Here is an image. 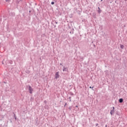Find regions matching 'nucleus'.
<instances>
[{
	"label": "nucleus",
	"mask_w": 127,
	"mask_h": 127,
	"mask_svg": "<svg viewBox=\"0 0 127 127\" xmlns=\"http://www.w3.org/2000/svg\"><path fill=\"white\" fill-rule=\"evenodd\" d=\"M55 77L56 79H58L59 77H60V75H59V72H57L55 74Z\"/></svg>",
	"instance_id": "f257e3e1"
},
{
	"label": "nucleus",
	"mask_w": 127,
	"mask_h": 127,
	"mask_svg": "<svg viewBox=\"0 0 127 127\" xmlns=\"http://www.w3.org/2000/svg\"><path fill=\"white\" fill-rule=\"evenodd\" d=\"M29 90L30 94H32V92H33V89L31 86L29 87Z\"/></svg>",
	"instance_id": "f03ea898"
},
{
	"label": "nucleus",
	"mask_w": 127,
	"mask_h": 127,
	"mask_svg": "<svg viewBox=\"0 0 127 127\" xmlns=\"http://www.w3.org/2000/svg\"><path fill=\"white\" fill-rule=\"evenodd\" d=\"M115 113V107H113V110H112L110 112L111 115H113Z\"/></svg>",
	"instance_id": "7ed1b4c3"
},
{
	"label": "nucleus",
	"mask_w": 127,
	"mask_h": 127,
	"mask_svg": "<svg viewBox=\"0 0 127 127\" xmlns=\"http://www.w3.org/2000/svg\"><path fill=\"white\" fill-rule=\"evenodd\" d=\"M124 102V99L121 98L119 99V103H123Z\"/></svg>",
	"instance_id": "20e7f679"
},
{
	"label": "nucleus",
	"mask_w": 127,
	"mask_h": 127,
	"mask_svg": "<svg viewBox=\"0 0 127 127\" xmlns=\"http://www.w3.org/2000/svg\"><path fill=\"white\" fill-rule=\"evenodd\" d=\"M120 47L121 49H124V48L125 47V46H124L123 45H120Z\"/></svg>",
	"instance_id": "39448f33"
},
{
	"label": "nucleus",
	"mask_w": 127,
	"mask_h": 127,
	"mask_svg": "<svg viewBox=\"0 0 127 127\" xmlns=\"http://www.w3.org/2000/svg\"><path fill=\"white\" fill-rule=\"evenodd\" d=\"M66 67H65L64 66L63 67V70L64 71H66Z\"/></svg>",
	"instance_id": "423d86ee"
},
{
	"label": "nucleus",
	"mask_w": 127,
	"mask_h": 127,
	"mask_svg": "<svg viewBox=\"0 0 127 127\" xmlns=\"http://www.w3.org/2000/svg\"><path fill=\"white\" fill-rule=\"evenodd\" d=\"M89 88H90V89H93V88H94V87H92L90 86Z\"/></svg>",
	"instance_id": "0eeeda50"
},
{
	"label": "nucleus",
	"mask_w": 127,
	"mask_h": 127,
	"mask_svg": "<svg viewBox=\"0 0 127 127\" xmlns=\"http://www.w3.org/2000/svg\"><path fill=\"white\" fill-rule=\"evenodd\" d=\"M51 4H54V2H51Z\"/></svg>",
	"instance_id": "6e6552de"
},
{
	"label": "nucleus",
	"mask_w": 127,
	"mask_h": 127,
	"mask_svg": "<svg viewBox=\"0 0 127 127\" xmlns=\"http://www.w3.org/2000/svg\"><path fill=\"white\" fill-rule=\"evenodd\" d=\"M6 1H8V2H9V0H6Z\"/></svg>",
	"instance_id": "1a4fd4ad"
},
{
	"label": "nucleus",
	"mask_w": 127,
	"mask_h": 127,
	"mask_svg": "<svg viewBox=\"0 0 127 127\" xmlns=\"http://www.w3.org/2000/svg\"><path fill=\"white\" fill-rule=\"evenodd\" d=\"M76 108H78V106H76Z\"/></svg>",
	"instance_id": "9d476101"
},
{
	"label": "nucleus",
	"mask_w": 127,
	"mask_h": 127,
	"mask_svg": "<svg viewBox=\"0 0 127 127\" xmlns=\"http://www.w3.org/2000/svg\"><path fill=\"white\" fill-rule=\"evenodd\" d=\"M96 126H98V124H97Z\"/></svg>",
	"instance_id": "9b49d317"
}]
</instances>
